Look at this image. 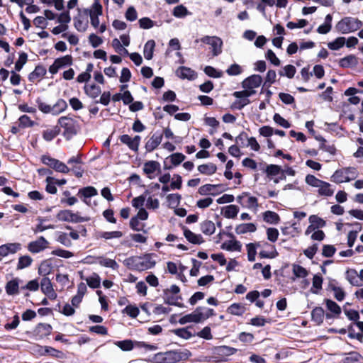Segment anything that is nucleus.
Listing matches in <instances>:
<instances>
[{
  "label": "nucleus",
  "instance_id": "obj_1",
  "mask_svg": "<svg viewBox=\"0 0 363 363\" xmlns=\"http://www.w3.org/2000/svg\"><path fill=\"white\" fill-rule=\"evenodd\" d=\"M156 256L155 253H145L141 256H131L126 258L123 262L130 269L143 272L155 266L156 261L153 257Z\"/></svg>",
  "mask_w": 363,
  "mask_h": 363
},
{
  "label": "nucleus",
  "instance_id": "obj_2",
  "mask_svg": "<svg viewBox=\"0 0 363 363\" xmlns=\"http://www.w3.org/2000/svg\"><path fill=\"white\" fill-rule=\"evenodd\" d=\"M57 125L60 129H63L62 134L67 140H70L78 133L80 129V125L78 121L69 116H61L59 118Z\"/></svg>",
  "mask_w": 363,
  "mask_h": 363
},
{
  "label": "nucleus",
  "instance_id": "obj_3",
  "mask_svg": "<svg viewBox=\"0 0 363 363\" xmlns=\"http://www.w3.org/2000/svg\"><path fill=\"white\" fill-rule=\"evenodd\" d=\"M362 26V22L358 18L347 16L337 22L335 29L338 33L347 34L360 29Z\"/></svg>",
  "mask_w": 363,
  "mask_h": 363
},
{
  "label": "nucleus",
  "instance_id": "obj_4",
  "mask_svg": "<svg viewBox=\"0 0 363 363\" xmlns=\"http://www.w3.org/2000/svg\"><path fill=\"white\" fill-rule=\"evenodd\" d=\"M179 293L180 288L175 284L172 285L169 289H164L163 291L164 303L168 305L184 308V303L179 301V300H182Z\"/></svg>",
  "mask_w": 363,
  "mask_h": 363
},
{
  "label": "nucleus",
  "instance_id": "obj_5",
  "mask_svg": "<svg viewBox=\"0 0 363 363\" xmlns=\"http://www.w3.org/2000/svg\"><path fill=\"white\" fill-rule=\"evenodd\" d=\"M188 350H177L167 351L162 354L161 362L162 363H177L180 361L187 360L191 356Z\"/></svg>",
  "mask_w": 363,
  "mask_h": 363
},
{
  "label": "nucleus",
  "instance_id": "obj_6",
  "mask_svg": "<svg viewBox=\"0 0 363 363\" xmlns=\"http://www.w3.org/2000/svg\"><path fill=\"white\" fill-rule=\"evenodd\" d=\"M73 64V57L71 55H67L55 60L52 65L49 67V72L52 74H57L58 70Z\"/></svg>",
  "mask_w": 363,
  "mask_h": 363
},
{
  "label": "nucleus",
  "instance_id": "obj_7",
  "mask_svg": "<svg viewBox=\"0 0 363 363\" xmlns=\"http://www.w3.org/2000/svg\"><path fill=\"white\" fill-rule=\"evenodd\" d=\"M49 244V242L43 236H40L35 240L30 242L27 248L30 252L36 254L48 248Z\"/></svg>",
  "mask_w": 363,
  "mask_h": 363
},
{
  "label": "nucleus",
  "instance_id": "obj_8",
  "mask_svg": "<svg viewBox=\"0 0 363 363\" xmlns=\"http://www.w3.org/2000/svg\"><path fill=\"white\" fill-rule=\"evenodd\" d=\"M201 41L203 43L210 45L212 46L213 50V56H218L222 52V45H223V41L222 40L217 36H204L201 39Z\"/></svg>",
  "mask_w": 363,
  "mask_h": 363
},
{
  "label": "nucleus",
  "instance_id": "obj_9",
  "mask_svg": "<svg viewBox=\"0 0 363 363\" xmlns=\"http://www.w3.org/2000/svg\"><path fill=\"white\" fill-rule=\"evenodd\" d=\"M237 201L243 207L247 208H257L258 207V200L255 196H250L249 192H242L237 197Z\"/></svg>",
  "mask_w": 363,
  "mask_h": 363
},
{
  "label": "nucleus",
  "instance_id": "obj_10",
  "mask_svg": "<svg viewBox=\"0 0 363 363\" xmlns=\"http://www.w3.org/2000/svg\"><path fill=\"white\" fill-rule=\"evenodd\" d=\"M140 140V135H135L132 138L129 135L123 134L119 137L121 143L126 145L130 150L136 153L138 152Z\"/></svg>",
  "mask_w": 363,
  "mask_h": 363
},
{
  "label": "nucleus",
  "instance_id": "obj_11",
  "mask_svg": "<svg viewBox=\"0 0 363 363\" xmlns=\"http://www.w3.org/2000/svg\"><path fill=\"white\" fill-rule=\"evenodd\" d=\"M163 138V133L161 131L155 132L149 138V140L145 143V148L147 152H152L162 143Z\"/></svg>",
  "mask_w": 363,
  "mask_h": 363
},
{
  "label": "nucleus",
  "instance_id": "obj_12",
  "mask_svg": "<svg viewBox=\"0 0 363 363\" xmlns=\"http://www.w3.org/2000/svg\"><path fill=\"white\" fill-rule=\"evenodd\" d=\"M52 329L50 324L40 323L33 330V335L37 340H43L52 333Z\"/></svg>",
  "mask_w": 363,
  "mask_h": 363
},
{
  "label": "nucleus",
  "instance_id": "obj_13",
  "mask_svg": "<svg viewBox=\"0 0 363 363\" xmlns=\"http://www.w3.org/2000/svg\"><path fill=\"white\" fill-rule=\"evenodd\" d=\"M143 169L144 173L147 174V177L150 179H152L155 177L152 175L154 172H157V174L161 173L160 162L154 160H150L145 162Z\"/></svg>",
  "mask_w": 363,
  "mask_h": 363
},
{
  "label": "nucleus",
  "instance_id": "obj_14",
  "mask_svg": "<svg viewBox=\"0 0 363 363\" xmlns=\"http://www.w3.org/2000/svg\"><path fill=\"white\" fill-rule=\"evenodd\" d=\"M20 282L21 279L18 277H15L8 281L5 285L6 294L11 296L18 295L20 294Z\"/></svg>",
  "mask_w": 363,
  "mask_h": 363
},
{
  "label": "nucleus",
  "instance_id": "obj_15",
  "mask_svg": "<svg viewBox=\"0 0 363 363\" xmlns=\"http://www.w3.org/2000/svg\"><path fill=\"white\" fill-rule=\"evenodd\" d=\"M262 82V78L259 74H252L242 82L244 89H255L259 87Z\"/></svg>",
  "mask_w": 363,
  "mask_h": 363
},
{
  "label": "nucleus",
  "instance_id": "obj_16",
  "mask_svg": "<svg viewBox=\"0 0 363 363\" xmlns=\"http://www.w3.org/2000/svg\"><path fill=\"white\" fill-rule=\"evenodd\" d=\"M47 70L45 67L42 65H38L35 66L34 70L31 72L28 77L29 82L35 83L40 82L46 74Z\"/></svg>",
  "mask_w": 363,
  "mask_h": 363
},
{
  "label": "nucleus",
  "instance_id": "obj_17",
  "mask_svg": "<svg viewBox=\"0 0 363 363\" xmlns=\"http://www.w3.org/2000/svg\"><path fill=\"white\" fill-rule=\"evenodd\" d=\"M182 228L184 231V236L190 243L194 245H201L205 242L201 235L193 233L184 225Z\"/></svg>",
  "mask_w": 363,
  "mask_h": 363
},
{
  "label": "nucleus",
  "instance_id": "obj_18",
  "mask_svg": "<svg viewBox=\"0 0 363 363\" xmlns=\"http://www.w3.org/2000/svg\"><path fill=\"white\" fill-rule=\"evenodd\" d=\"M176 74L181 79L194 80L197 77V73L190 67L181 66L176 70Z\"/></svg>",
  "mask_w": 363,
  "mask_h": 363
},
{
  "label": "nucleus",
  "instance_id": "obj_19",
  "mask_svg": "<svg viewBox=\"0 0 363 363\" xmlns=\"http://www.w3.org/2000/svg\"><path fill=\"white\" fill-rule=\"evenodd\" d=\"M262 247L269 248L270 250H261L259 252V257L262 259H273L279 255V252L277 251L276 247L273 245L269 244L267 242L262 243Z\"/></svg>",
  "mask_w": 363,
  "mask_h": 363
},
{
  "label": "nucleus",
  "instance_id": "obj_20",
  "mask_svg": "<svg viewBox=\"0 0 363 363\" xmlns=\"http://www.w3.org/2000/svg\"><path fill=\"white\" fill-rule=\"evenodd\" d=\"M98 194L97 189L91 186L83 187L79 189L77 195L79 197H84L83 201L89 205V201H86V199L91 198L92 196H96Z\"/></svg>",
  "mask_w": 363,
  "mask_h": 363
},
{
  "label": "nucleus",
  "instance_id": "obj_21",
  "mask_svg": "<svg viewBox=\"0 0 363 363\" xmlns=\"http://www.w3.org/2000/svg\"><path fill=\"white\" fill-rule=\"evenodd\" d=\"M325 311L320 306L315 307L311 311V320L317 325H320L324 320Z\"/></svg>",
  "mask_w": 363,
  "mask_h": 363
},
{
  "label": "nucleus",
  "instance_id": "obj_22",
  "mask_svg": "<svg viewBox=\"0 0 363 363\" xmlns=\"http://www.w3.org/2000/svg\"><path fill=\"white\" fill-rule=\"evenodd\" d=\"M245 311L246 308L245 305L241 303H232L226 309L227 313L237 316H242Z\"/></svg>",
  "mask_w": 363,
  "mask_h": 363
},
{
  "label": "nucleus",
  "instance_id": "obj_23",
  "mask_svg": "<svg viewBox=\"0 0 363 363\" xmlns=\"http://www.w3.org/2000/svg\"><path fill=\"white\" fill-rule=\"evenodd\" d=\"M52 260V258H49L41 262L38 270L40 275L45 277L51 273L53 268Z\"/></svg>",
  "mask_w": 363,
  "mask_h": 363
},
{
  "label": "nucleus",
  "instance_id": "obj_24",
  "mask_svg": "<svg viewBox=\"0 0 363 363\" xmlns=\"http://www.w3.org/2000/svg\"><path fill=\"white\" fill-rule=\"evenodd\" d=\"M346 277L347 281L352 286H363V281L359 277V274L355 269H351L346 272Z\"/></svg>",
  "mask_w": 363,
  "mask_h": 363
},
{
  "label": "nucleus",
  "instance_id": "obj_25",
  "mask_svg": "<svg viewBox=\"0 0 363 363\" xmlns=\"http://www.w3.org/2000/svg\"><path fill=\"white\" fill-rule=\"evenodd\" d=\"M123 233L121 231L116 230V231H110V232H104V231H97L95 233V238L99 239H105L110 240L113 238H120L123 236Z\"/></svg>",
  "mask_w": 363,
  "mask_h": 363
},
{
  "label": "nucleus",
  "instance_id": "obj_26",
  "mask_svg": "<svg viewBox=\"0 0 363 363\" xmlns=\"http://www.w3.org/2000/svg\"><path fill=\"white\" fill-rule=\"evenodd\" d=\"M358 64L357 57L354 55H349L342 58L339 61L340 67L342 68H349L356 67Z\"/></svg>",
  "mask_w": 363,
  "mask_h": 363
},
{
  "label": "nucleus",
  "instance_id": "obj_27",
  "mask_svg": "<svg viewBox=\"0 0 363 363\" xmlns=\"http://www.w3.org/2000/svg\"><path fill=\"white\" fill-rule=\"evenodd\" d=\"M196 310L198 311L197 314L201 317V323L212 316L216 315V312L213 308H207L205 306H198L196 308Z\"/></svg>",
  "mask_w": 363,
  "mask_h": 363
},
{
  "label": "nucleus",
  "instance_id": "obj_28",
  "mask_svg": "<svg viewBox=\"0 0 363 363\" xmlns=\"http://www.w3.org/2000/svg\"><path fill=\"white\" fill-rule=\"evenodd\" d=\"M197 312L198 311L195 309L191 313L182 316L179 320V323H180L181 325H184L188 323H201V317L197 314Z\"/></svg>",
  "mask_w": 363,
  "mask_h": 363
},
{
  "label": "nucleus",
  "instance_id": "obj_29",
  "mask_svg": "<svg viewBox=\"0 0 363 363\" xmlns=\"http://www.w3.org/2000/svg\"><path fill=\"white\" fill-rule=\"evenodd\" d=\"M221 249L225 250L227 251H241L242 245L240 241L233 239L232 240H229L228 242H223L221 246Z\"/></svg>",
  "mask_w": 363,
  "mask_h": 363
},
{
  "label": "nucleus",
  "instance_id": "obj_30",
  "mask_svg": "<svg viewBox=\"0 0 363 363\" xmlns=\"http://www.w3.org/2000/svg\"><path fill=\"white\" fill-rule=\"evenodd\" d=\"M61 132L60 127L56 125L51 129H47L43 132V138L48 142L52 141Z\"/></svg>",
  "mask_w": 363,
  "mask_h": 363
},
{
  "label": "nucleus",
  "instance_id": "obj_31",
  "mask_svg": "<svg viewBox=\"0 0 363 363\" xmlns=\"http://www.w3.org/2000/svg\"><path fill=\"white\" fill-rule=\"evenodd\" d=\"M192 326H188L186 328H177L171 330L172 333L176 335L177 336L183 338L184 340H189L193 336H195L196 335L194 333H192L189 329H191Z\"/></svg>",
  "mask_w": 363,
  "mask_h": 363
},
{
  "label": "nucleus",
  "instance_id": "obj_32",
  "mask_svg": "<svg viewBox=\"0 0 363 363\" xmlns=\"http://www.w3.org/2000/svg\"><path fill=\"white\" fill-rule=\"evenodd\" d=\"M85 94L91 99H96L101 93V87L95 84L91 85H85L84 87Z\"/></svg>",
  "mask_w": 363,
  "mask_h": 363
},
{
  "label": "nucleus",
  "instance_id": "obj_33",
  "mask_svg": "<svg viewBox=\"0 0 363 363\" xmlns=\"http://www.w3.org/2000/svg\"><path fill=\"white\" fill-rule=\"evenodd\" d=\"M345 354L347 357L342 359V363H362L363 361V357L357 352L352 351Z\"/></svg>",
  "mask_w": 363,
  "mask_h": 363
},
{
  "label": "nucleus",
  "instance_id": "obj_34",
  "mask_svg": "<svg viewBox=\"0 0 363 363\" xmlns=\"http://www.w3.org/2000/svg\"><path fill=\"white\" fill-rule=\"evenodd\" d=\"M200 228L201 232L206 235H211L216 231L214 223L209 220H206L201 223Z\"/></svg>",
  "mask_w": 363,
  "mask_h": 363
},
{
  "label": "nucleus",
  "instance_id": "obj_35",
  "mask_svg": "<svg viewBox=\"0 0 363 363\" xmlns=\"http://www.w3.org/2000/svg\"><path fill=\"white\" fill-rule=\"evenodd\" d=\"M67 108V104L63 99H59L56 103L51 106L52 115L57 116L62 113Z\"/></svg>",
  "mask_w": 363,
  "mask_h": 363
},
{
  "label": "nucleus",
  "instance_id": "obj_36",
  "mask_svg": "<svg viewBox=\"0 0 363 363\" xmlns=\"http://www.w3.org/2000/svg\"><path fill=\"white\" fill-rule=\"evenodd\" d=\"M257 227L256 225L252 223H242L236 226L235 228V232L237 234H245L248 232L253 233L256 231Z\"/></svg>",
  "mask_w": 363,
  "mask_h": 363
},
{
  "label": "nucleus",
  "instance_id": "obj_37",
  "mask_svg": "<svg viewBox=\"0 0 363 363\" xmlns=\"http://www.w3.org/2000/svg\"><path fill=\"white\" fill-rule=\"evenodd\" d=\"M263 220L270 224H278L280 222L279 214L274 211H267L263 213Z\"/></svg>",
  "mask_w": 363,
  "mask_h": 363
},
{
  "label": "nucleus",
  "instance_id": "obj_38",
  "mask_svg": "<svg viewBox=\"0 0 363 363\" xmlns=\"http://www.w3.org/2000/svg\"><path fill=\"white\" fill-rule=\"evenodd\" d=\"M333 182L337 184L342 183V182H348L352 178H350L345 174V171L343 169H337L333 175Z\"/></svg>",
  "mask_w": 363,
  "mask_h": 363
},
{
  "label": "nucleus",
  "instance_id": "obj_39",
  "mask_svg": "<svg viewBox=\"0 0 363 363\" xmlns=\"http://www.w3.org/2000/svg\"><path fill=\"white\" fill-rule=\"evenodd\" d=\"M198 170L201 174L210 176L216 172L217 167L213 163L203 164L198 167Z\"/></svg>",
  "mask_w": 363,
  "mask_h": 363
},
{
  "label": "nucleus",
  "instance_id": "obj_40",
  "mask_svg": "<svg viewBox=\"0 0 363 363\" xmlns=\"http://www.w3.org/2000/svg\"><path fill=\"white\" fill-rule=\"evenodd\" d=\"M33 262V258L29 255H21L18 257L16 270H22L29 267Z\"/></svg>",
  "mask_w": 363,
  "mask_h": 363
},
{
  "label": "nucleus",
  "instance_id": "obj_41",
  "mask_svg": "<svg viewBox=\"0 0 363 363\" xmlns=\"http://www.w3.org/2000/svg\"><path fill=\"white\" fill-rule=\"evenodd\" d=\"M155 47V42L154 40H149L145 44L143 54L146 60H150L152 59Z\"/></svg>",
  "mask_w": 363,
  "mask_h": 363
},
{
  "label": "nucleus",
  "instance_id": "obj_42",
  "mask_svg": "<svg viewBox=\"0 0 363 363\" xmlns=\"http://www.w3.org/2000/svg\"><path fill=\"white\" fill-rule=\"evenodd\" d=\"M222 211L226 218H235L239 212V208L235 205H228L223 207Z\"/></svg>",
  "mask_w": 363,
  "mask_h": 363
},
{
  "label": "nucleus",
  "instance_id": "obj_43",
  "mask_svg": "<svg viewBox=\"0 0 363 363\" xmlns=\"http://www.w3.org/2000/svg\"><path fill=\"white\" fill-rule=\"evenodd\" d=\"M318 194L325 196H331L334 194V190L331 189V184L323 181L320 186H318Z\"/></svg>",
  "mask_w": 363,
  "mask_h": 363
},
{
  "label": "nucleus",
  "instance_id": "obj_44",
  "mask_svg": "<svg viewBox=\"0 0 363 363\" xmlns=\"http://www.w3.org/2000/svg\"><path fill=\"white\" fill-rule=\"evenodd\" d=\"M85 13H89V16H101L103 13V7L99 0H94L91 9H86Z\"/></svg>",
  "mask_w": 363,
  "mask_h": 363
},
{
  "label": "nucleus",
  "instance_id": "obj_45",
  "mask_svg": "<svg viewBox=\"0 0 363 363\" xmlns=\"http://www.w3.org/2000/svg\"><path fill=\"white\" fill-rule=\"evenodd\" d=\"M114 344L123 351H130L134 348V341L130 339L116 341Z\"/></svg>",
  "mask_w": 363,
  "mask_h": 363
},
{
  "label": "nucleus",
  "instance_id": "obj_46",
  "mask_svg": "<svg viewBox=\"0 0 363 363\" xmlns=\"http://www.w3.org/2000/svg\"><path fill=\"white\" fill-rule=\"evenodd\" d=\"M97 259H99V264L101 266L111 268L113 269H117L118 268V264L114 259L104 257H99Z\"/></svg>",
  "mask_w": 363,
  "mask_h": 363
},
{
  "label": "nucleus",
  "instance_id": "obj_47",
  "mask_svg": "<svg viewBox=\"0 0 363 363\" xmlns=\"http://www.w3.org/2000/svg\"><path fill=\"white\" fill-rule=\"evenodd\" d=\"M222 186H223V184H204V185L200 186L198 192L201 195H207L208 194H211V195H215V194L211 193V191H213L217 188L222 187Z\"/></svg>",
  "mask_w": 363,
  "mask_h": 363
},
{
  "label": "nucleus",
  "instance_id": "obj_48",
  "mask_svg": "<svg viewBox=\"0 0 363 363\" xmlns=\"http://www.w3.org/2000/svg\"><path fill=\"white\" fill-rule=\"evenodd\" d=\"M140 220L135 217H132L130 220V228L134 231H143L144 233H147V230L144 229L145 224L141 223Z\"/></svg>",
  "mask_w": 363,
  "mask_h": 363
},
{
  "label": "nucleus",
  "instance_id": "obj_49",
  "mask_svg": "<svg viewBox=\"0 0 363 363\" xmlns=\"http://www.w3.org/2000/svg\"><path fill=\"white\" fill-rule=\"evenodd\" d=\"M296 72V69L294 65H288L283 67V70L279 72V74L281 77H286L292 79Z\"/></svg>",
  "mask_w": 363,
  "mask_h": 363
},
{
  "label": "nucleus",
  "instance_id": "obj_50",
  "mask_svg": "<svg viewBox=\"0 0 363 363\" xmlns=\"http://www.w3.org/2000/svg\"><path fill=\"white\" fill-rule=\"evenodd\" d=\"M327 308L335 315H340L341 313L340 306L335 301L330 299L325 300Z\"/></svg>",
  "mask_w": 363,
  "mask_h": 363
},
{
  "label": "nucleus",
  "instance_id": "obj_51",
  "mask_svg": "<svg viewBox=\"0 0 363 363\" xmlns=\"http://www.w3.org/2000/svg\"><path fill=\"white\" fill-rule=\"evenodd\" d=\"M86 281L88 286L91 289H98L100 287L101 279L96 273H94L92 276L86 278Z\"/></svg>",
  "mask_w": 363,
  "mask_h": 363
},
{
  "label": "nucleus",
  "instance_id": "obj_52",
  "mask_svg": "<svg viewBox=\"0 0 363 363\" xmlns=\"http://www.w3.org/2000/svg\"><path fill=\"white\" fill-rule=\"evenodd\" d=\"M140 310L135 306L129 304L122 310V313H125L132 318H135L139 315Z\"/></svg>",
  "mask_w": 363,
  "mask_h": 363
},
{
  "label": "nucleus",
  "instance_id": "obj_53",
  "mask_svg": "<svg viewBox=\"0 0 363 363\" xmlns=\"http://www.w3.org/2000/svg\"><path fill=\"white\" fill-rule=\"evenodd\" d=\"M74 28L79 32H84L88 27V21L84 22L80 15L74 18Z\"/></svg>",
  "mask_w": 363,
  "mask_h": 363
},
{
  "label": "nucleus",
  "instance_id": "obj_54",
  "mask_svg": "<svg viewBox=\"0 0 363 363\" xmlns=\"http://www.w3.org/2000/svg\"><path fill=\"white\" fill-rule=\"evenodd\" d=\"M345 44V37H338L333 42H330L328 44L329 49L332 50H337L342 48Z\"/></svg>",
  "mask_w": 363,
  "mask_h": 363
},
{
  "label": "nucleus",
  "instance_id": "obj_55",
  "mask_svg": "<svg viewBox=\"0 0 363 363\" xmlns=\"http://www.w3.org/2000/svg\"><path fill=\"white\" fill-rule=\"evenodd\" d=\"M28 61V55L25 52H21L19 53V57L18 60L15 63L14 69L16 72H20L23 65L27 62Z\"/></svg>",
  "mask_w": 363,
  "mask_h": 363
},
{
  "label": "nucleus",
  "instance_id": "obj_56",
  "mask_svg": "<svg viewBox=\"0 0 363 363\" xmlns=\"http://www.w3.org/2000/svg\"><path fill=\"white\" fill-rule=\"evenodd\" d=\"M308 220L310 223L315 228V229L323 228L326 225L325 221L323 218L318 216L317 215L310 216Z\"/></svg>",
  "mask_w": 363,
  "mask_h": 363
},
{
  "label": "nucleus",
  "instance_id": "obj_57",
  "mask_svg": "<svg viewBox=\"0 0 363 363\" xmlns=\"http://www.w3.org/2000/svg\"><path fill=\"white\" fill-rule=\"evenodd\" d=\"M238 340L245 345H250L255 340V336L252 333L241 332L238 336Z\"/></svg>",
  "mask_w": 363,
  "mask_h": 363
},
{
  "label": "nucleus",
  "instance_id": "obj_58",
  "mask_svg": "<svg viewBox=\"0 0 363 363\" xmlns=\"http://www.w3.org/2000/svg\"><path fill=\"white\" fill-rule=\"evenodd\" d=\"M170 162L173 166L179 165L186 158L185 155L180 152L173 153L169 156Z\"/></svg>",
  "mask_w": 363,
  "mask_h": 363
},
{
  "label": "nucleus",
  "instance_id": "obj_59",
  "mask_svg": "<svg viewBox=\"0 0 363 363\" xmlns=\"http://www.w3.org/2000/svg\"><path fill=\"white\" fill-rule=\"evenodd\" d=\"M40 288L42 292L45 294L46 293L53 290L52 284L50 279L47 277H43L40 281Z\"/></svg>",
  "mask_w": 363,
  "mask_h": 363
},
{
  "label": "nucleus",
  "instance_id": "obj_60",
  "mask_svg": "<svg viewBox=\"0 0 363 363\" xmlns=\"http://www.w3.org/2000/svg\"><path fill=\"white\" fill-rule=\"evenodd\" d=\"M323 279L320 274H315L313 277V287L316 290L311 289L313 294H318V291L322 289Z\"/></svg>",
  "mask_w": 363,
  "mask_h": 363
},
{
  "label": "nucleus",
  "instance_id": "obj_61",
  "mask_svg": "<svg viewBox=\"0 0 363 363\" xmlns=\"http://www.w3.org/2000/svg\"><path fill=\"white\" fill-rule=\"evenodd\" d=\"M35 103L38 106V109L43 113H51L52 109L51 106L45 103L40 97H38L35 100Z\"/></svg>",
  "mask_w": 363,
  "mask_h": 363
},
{
  "label": "nucleus",
  "instance_id": "obj_62",
  "mask_svg": "<svg viewBox=\"0 0 363 363\" xmlns=\"http://www.w3.org/2000/svg\"><path fill=\"white\" fill-rule=\"evenodd\" d=\"M256 93V91L255 89H245L242 91H235L233 95L235 98H246L248 99V97L251 96L252 95L255 94Z\"/></svg>",
  "mask_w": 363,
  "mask_h": 363
},
{
  "label": "nucleus",
  "instance_id": "obj_63",
  "mask_svg": "<svg viewBox=\"0 0 363 363\" xmlns=\"http://www.w3.org/2000/svg\"><path fill=\"white\" fill-rule=\"evenodd\" d=\"M239 99H240V100H236L232 104L231 108L233 109L241 110L245 106L250 104L251 102L249 99H246V98H239Z\"/></svg>",
  "mask_w": 363,
  "mask_h": 363
},
{
  "label": "nucleus",
  "instance_id": "obj_64",
  "mask_svg": "<svg viewBox=\"0 0 363 363\" xmlns=\"http://www.w3.org/2000/svg\"><path fill=\"white\" fill-rule=\"evenodd\" d=\"M19 127L22 128L33 127L34 125V121L27 115H23L18 118Z\"/></svg>",
  "mask_w": 363,
  "mask_h": 363
}]
</instances>
